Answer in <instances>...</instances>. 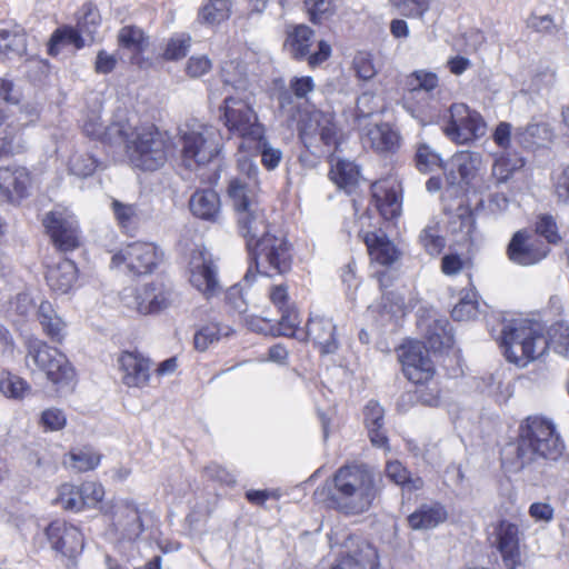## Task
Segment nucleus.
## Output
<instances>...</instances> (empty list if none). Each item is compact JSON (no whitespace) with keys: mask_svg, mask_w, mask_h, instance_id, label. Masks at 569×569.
<instances>
[{"mask_svg":"<svg viewBox=\"0 0 569 569\" xmlns=\"http://www.w3.org/2000/svg\"><path fill=\"white\" fill-rule=\"evenodd\" d=\"M223 97V104L220 107L226 128L232 136L243 140L239 149L244 148V142L261 138L264 127L259 122L258 114L253 109V92L237 61H226L220 71V83L209 84V99L217 100Z\"/></svg>","mask_w":569,"mask_h":569,"instance_id":"f257e3e1","label":"nucleus"},{"mask_svg":"<svg viewBox=\"0 0 569 569\" xmlns=\"http://www.w3.org/2000/svg\"><path fill=\"white\" fill-rule=\"evenodd\" d=\"M109 139L119 141L130 164L142 171L162 168L174 150L171 137L154 124L134 126L129 112H120L109 131Z\"/></svg>","mask_w":569,"mask_h":569,"instance_id":"f03ea898","label":"nucleus"},{"mask_svg":"<svg viewBox=\"0 0 569 569\" xmlns=\"http://www.w3.org/2000/svg\"><path fill=\"white\" fill-rule=\"evenodd\" d=\"M333 489L329 506L346 515H359L369 510L379 496L375 475L365 465L340 467L332 478Z\"/></svg>","mask_w":569,"mask_h":569,"instance_id":"7ed1b4c3","label":"nucleus"},{"mask_svg":"<svg viewBox=\"0 0 569 569\" xmlns=\"http://www.w3.org/2000/svg\"><path fill=\"white\" fill-rule=\"evenodd\" d=\"M500 347L509 362L525 367L542 356L549 342L539 322L519 318L503 323Z\"/></svg>","mask_w":569,"mask_h":569,"instance_id":"20e7f679","label":"nucleus"},{"mask_svg":"<svg viewBox=\"0 0 569 569\" xmlns=\"http://www.w3.org/2000/svg\"><path fill=\"white\" fill-rule=\"evenodd\" d=\"M563 450V441L550 420L539 416L528 417L520 426L517 456L521 467L538 459L556 461Z\"/></svg>","mask_w":569,"mask_h":569,"instance_id":"39448f33","label":"nucleus"},{"mask_svg":"<svg viewBox=\"0 0 569 569\" xmlns=\"http://www.w3.org/2000/svg\"><path fill=\"white\" fill-rule=\"evenodd\" d=\"M563 450V441L550 420L539 416L528 417L520 426L517 456L521 467L538 459L556 461Z\"/></svg>","mask_w":569,"mask_h":569,"instance_id":"423d86ee","label":"nucleus"},{"mask_svg":"<svg viewBox=\"0 0 569 569\" xmlns=\"http://www.w3.org/2000/svg\"><path fill=\"white\" fill-rule=\"evenodd\" d=\"M26 366L43 372L49 381L57 386L70 385L76 376L69 359L59 349L46 341L30 337L26 341Z\"/></svg>","mask_w":569,"mask_h":569,"instance_id":"0eeeda50","label":"nucleus"},{"mask_svg":"<svg viewBox=\"0 0 569 569\" xmlns=\"http://www.w3.org/2000/svg\"><path fill=\"white\" fill-rule=\"evenodd\" d=\"M222 147V134L212 124H194L182 136V160L187 168L210 162Z\"/></svg>","mask_w":569,"mask_h":569,"instance_id":"6e6552de","label":"nucleus"},{"mask_svg":"<svg viewBox=\"0 0 569 569\" xmlns=\"http://www.w3.org/2000/svg\"><path fill=\"white\" fill-rule=\"evenodd\" d=\"M249 253L257 272L263 276L283 274L291 269V244L281 232L264 237Z\"/></svg>","mask_w":569,"mask_h":569,"instance_id":"1a4fd4ad","label":"nucleus"},{"mask_svg":"<svg viewBox=\"0 0 569 569\" xmlns=\"http://www.w3.org/2000/svg\"><path fill=\"white\" fill-rule=\"evenodd\" d=\"M162 252L152 242L134 241L111 257L110 267L133 276L151 273L161 261Z\"/></svg>","mask_w":569,"mask_h":569,"instance_id":"9d476101","label":"nucleus"},{"mask_svg":"<svg viewBox=\"0 0 569 569\" xmlns=\"http://www.w3.org/2000/svg\"><path fill=\"white\" fill-rule=\"evenodd\" d=\"M121 301L124 307L140 315L158 313L172 303L173 290L169 284L157 280L140 287L124 289Z\"/></svg>","mask_w":569,"mask_h":569,"instance_id":"9b49d317","label":"nucleus"},{"mask_svg":"<svg viewBox=\"0 0 569 569\" xmlns=\"http://www.w3.org/2000/svg\"><path fill=\"white\" fill-rule=\"evenodd\" d=\"M487 124L482 116L465 103H453L449 108V120L443 127L447 138L456 143H469L486 134Z\"/></svg>","mask_w":569,"mask_h":569,"instance_id":"f8f14e48","label":"nucleus"},{"mask_svg":"<svg viewBox=\"0 0 569 569\" xmlns=\"http://www.w3.org/2000/svg\"><path fill=\"white\" fill-rule=\"evenodd\" d=\"M189 281L207 300L221 293L222 287L218 277V268L212 254L204 248L191 252L189 261Z\"/></svg>","mask_w":569,"mask_h":569,"instance_id":"ddd939ff","label":"nucleus"},{"mask_svg":"<svg viewBox=\"0 0 569 569\" xmlns=\"http://www.w3.org/2000/svg\"><path fill=\"white\" fill-rule=\"evenodd\" d=\"M43 224L60 250L69 251L79 246L78 221L68 208L54 207L46 214Z\"/></svg>","mask_w":569,"mask_h":569,"instance_id":"4468645a","label":"nucleus"},{"mask_svg":"<svg viewBox=\"0 0 569 569\" xmlns=\"http://www.w3.org/2000/svg\"><path fill=\"white\" fill-rule=\"evenodd\" d=\"M398 358L405 376L413 383H423L432 378L435 368L422 343L410 341L402 345Z\"/></svg>","mask_w":569,"mask_h":569,"instance_id":"2eb2a0df","label":"nucleus"},{"mask_svg":"<svg viewBox=\"0 0 569 569\" xmlns=\"http://www.w3.org/2000/svg\"><path fill=\"white\" fill-rule=\"evenodd\" d=\"M313 43V31L300 24L288 32L284 48L295 59H308L310 66L315 67L326 61L331 54V47L326 41L318 43V50L313 53L310 52V47Z\"/></svg>","mask_w":569,"mask_h":569,"instance_id":"dca6fc26","label":"nucleus"},{"mask_svg":"<svg viewBox=\"0 0 569 569\" xmlns=\"http://www.w3.org/2000/svg\"><path fill=\"white\" fill-rule=\"evenodd\" d=\"M370 216H361L359 219V237L367 246L371 259L382 266L392 264L398 258L395 244L376 226L370 223Z\"/></svg>","mask_w":569,"mask_h":569,"instance_id":"f3484780","label":"nucleus"},{"mask_svg":"<svg viewBox=\"0 0 569 569\" xmlns=\"http://www.w3.org/2000/svg\"><path fill=\"white\" fill-rule=\"evenodd\" d=\"M342 548V557L331 569H366L373 567L378 560L377 550L361 537L349 536Z\"/></svg>","mask_w":569,"mask_h":569,"instance_id":"a211bd4d","label":"nucleus"},{"mask_svg":"<svg viewBox=\"0 0 569 569\" xmlns=\"http://www.w3.org/2000/svg\"><path fill=\"white\" fill-rule=\"evenodd\" d=\"M46 536L53 550L70 559L80 555L84 546L80 530L64 520L52 521Z\"/></svg>","mask_w":569,"mask_h":569,"instance_id":"6ab92c4d","label":"nucleus"},{"mask_svg":"<svg viewBox=\"0 0 569 569\" xmlns=\"http://www.w3.org/2000/svg\"><path fill=\"white\" fill-rule=\"evenodd\" d=\"M401 188L398 181L388 178L371 184L372 203L386 221L398 219L401 214Z\"/></svg>","mask_w":569,"mask_h":569,"instance_id":"aec40b11","label":"nucleus"},{"mask_svg":"<svg viewBox=\"0 0 569 569\" xmlns=\"http://www.w3.org/2000/svg\"><path fill=\"white\" fill-rule=\"evenodd\" d=\"M32 179L30 171L20 166L0 168V198L10 203H19L29 196Z\"/></svg>","mask_w":569,"mask_h":569,"instance_id":"412c9836","label":"nucleus"},{"mask_svg":"<svg viewBox=\"0 0 569 569\" xmlns=\"http://www.w3.org/2000/svg\"><path fill=\"white\" fill-rule=\"evenodd\" d=\"M490 542L500 552L508 569H515L520 559L519 528L507 520H501L492 527Z\"/></svg>","mask_w":569,"mask_h":569,"instance_id":"4be33fe9","label":"nucleus"},{"mask_svg":"<svg viewBox=\"0 0 569 569\" xmlns=\"http://www.w3.org/2000/svg\"><path fill=\"white\" fill-rule=\"evenodd\" d=\"M548 252V244L538 240H530L528 233L523 230L513 234L507 248L508 258L520 266L536 264L546 258Z\"/></svg>","mask_w":569,"mask_h":569,"instance_id":"5701e85b","label":"nucleus"},{"mask_svg":"<svg viewBox=\"0 0 569 569\" xmlns=\"http://www.w3.org/2000/svg\"><path fill=\"white\" fill-rule=\"evenodd\" d=\"M238 228L244 238L248 251H251L264 237L272 234V228L268 224L263 210L258 206L242 210L238 213Z\"/></svg>","mask_w":569,"mask_h":569,"instance_id":"b1692460","label":"nucleus"},{"mask_svg":"<svg viewBox=\"0 0 569 569\" xmlns=\"http://www.w3.org/2000/svg\"><path fill=\"white\" fill-rule=\"evenodd\" d=\"M121 381L129 388H144L150 380V361L141 353L123 351L118 360Z\"/></svg>","mask_w":569,"mask_h":569,"instance_id":"393cba45","label":"nucleus"},{"mask_svg":"<svg viewBox=\"0 0 569 569\" xmlns=\"http://www.w3.org/2000/svg\"><path fill=\"white\" fill-rule=\"evenodd\" d=\"M112 525L116 531L127 540H136L143 532V523L137 506L123 500L114 506Z\"/></svg>","mask_w":569,"mask_h":569,"instance_id":"a878e982","label":"nucleus"},{"mask_svg":"<svg viewBox=\"0 0 569 569\" xmlns=\"http://www.w3.org/2000/svg\"><path fill=\"white\" fill-rule=\"evenodd\" d=\"M482 158L478 152L461 151L455 154L450 161V169L446 179L451 187L468 184L481 168Z\"/></svg>","mask_w":569,"mask_h":569,"instance_id":"bb28decb","label":"nucleus"},{"mask_svg":"<svg viewBox=\"0 0 569 569\" xmlns=\"http://www.w3.org/2000/svg\"><path fill=\"white\" fill-rule=\"evenodd\" d=\"M438 77L433 72L417 70L408 76L406 81L407 93L402 99L403 108L418 118V111L412 107V101L417 99H426L438 87Z\"/></svg>","mask_w":569,"mask_h":569,"instance_id":"cd10ccee","label":"nucleus"},{"mask_svg":"<svg viewBox=\"0 0 569 569\" xmlns=\"http://www.w3.org/2000/svg\"><path fill=\"white\" fill-rule=\"evenodd\" d=\"M306 336L318 346L322 353H332L338 348L336 326L326 317H311L307 323Z\"/></svg>","mask_w":569,"mask_h":569,"instance_id":"c85d7f7f","label":"nucleus"},{"mask_svg":"<svg viewBox=\"0 0 569 569\" xmlns=\"http://www.w3.org/2000/svg\"><path fill=\"white\" fill-rule=\"evenodd\" d=\"M303 137L319 136L326 146H332L337 142V129L331 113L321 110L311 111L302 127Z\"/></svg>","mask_w":569,"mask_h":569,"instance_id":"c756f323","label":"nucleus"},{"mask_svg":"<svg viewBox=\"0 0 569 569\" xmlns=\"http://www.w3.org/2000/svg\"><path fill=\"white\" fill-rule=\"evenodd\" d=\"M448 518V511L440 502H429L419 506L408 516V526L412 530H431L443 523Z\"/></svg>","mask_w":569,"mask_h":569,"instance_id":"7c9ffc66","label":"nucleus"},{"mask_svg":"<svg viewBox=\"0 0 569 569\" xmlns=\"http://www.w3.org/2000/svg\"><path fill=\"white\" fill-rule=\"evenodd\" d=\"M77 274L78 270L74 262L63 259L48 269L46 279L52 291L64 295L73 288Z\"/></svg>","mask_w":569,"mask_h":569,"instance_id":"2f4dec72","label":"nucleus"},{"mask_svg":"<svg viewBox=\"0 0 569 569\" xmlns=\"http://www.w3.org/2000/svg\"><path fill=\"white\" fill-rule=\"evenodd\" d=\"M189 206L191 212L203 220L217 221L220 216V197L212 189L196 191L190 198Z\"/></svg>","mask_w":569,"mask_h":569,"instance_id":"473e14b6","label":"nucleus"},{"mask_svg":"<svg viewBox=\"0 0 569 569\" xmlns=\"http://www.w3.org/2000/svg\"><path fill=\"white\" fill-rule=\"evenodd\" d=\"M38 320L43 332L57 343H61L67 335V323L57 313L53 306L49 301H42L37 311Z\"/></svg>","mask_w":569,"mask_h":569,"instance_id":"72a5a7b5","label":"nucleus"},{"mask_svg":"<svg viewBox=\"0 0 569 569\" xmlns=\"http://www.w3.org/2000/svg\"><path fill=\"white\" fill-rule=\"evenodd\" d=\"M425 326V338L428 347L435 351L450 348L453 343V335L447 319H432Z\"/></svg>","mask_w":569,"mask_h":569,"instance_id":"f704fd0d","label":"nucleus"},{"mask_svg":"<svg viewBox=\"0 0 569 569\" xmlns=\"http://www.w3.org/2000/svg\"><path fill=\"white\" fill-rule=\"evenodd\" d=\"M365 423L370 440L376 447H387L388 438L383 430V408L376 401H369L363 410Z\"/></svg>","mask_w":569,"mask_h":569,"instance_id":"c9c22d12","label":"nucleus"},{"mask_svg":"<svg viewBox=\"0 0 569 569\" xmlns=\"http://www.w3.org/2000/svg\"><path fill=\"white\" fill-rule=\"evenodd\" d=\"M329 178L339 188L349 189L358 183L360 171L351 161L332 158Z\"/></svg>","mask_w":569,"mask_h":569,"instance_id":"e433bc0d","label":"nucleus"},{"mask_svg":"<svg viewBox=\"0 0 569 569\" xmlns=\"http://www.w3.org/2000/svg\"><path fill=\"white\" fill-rule=\"evenodd\" d=\"M120 112H128L124 108H118L112 113V117L107 126H103L101 121V117L98 112L91 111L86 116V119L83 120V131L87 136L100 139L101 141L111 144L117 146L119 144V141H112L109 139V131L111 126L116 122L117 116Z\"/></svg>","mask_w":569,"mask_h":569,"instance_id":"4c0bfd02","label":"nucleus"},{"mask_svg":"<svg viewBox=\"0 0 569 569\" xmlns=\"http://www.w3.org/2000/svg\"><path fill=\"white\" fill-rule=\"evenodd\" d=\"M366 140L377 151H391L398 146L399 136L388 123H381L368 130Z\"/></svg>","mask_w":569,"mask_h":569,"instance_id":"58836bf2","label":"nucleus"},{"mask_svg":"<svg viewBox=\"0 0 569 569\" xmlns=\"http://www.w3.org/2000/svg\"><path fill=\"white\" fill-rule=\"evenodd\" d=\"M386 476L402 490L412 492L423 487V480L420 477H412L410 471L398 460L388 461L385 469Z\"/></svg>","mask_w":569,"mask_h":569,"instance_id":"ea45409f","label":"nucleus"},{"mask_svg":"<svg viewBox=\"0 0 569 569\" xmlns=\"http://www.w3.org/2000/svg\"><path fill=\"white\" fill-rule=\"evenodd\" d=\"M515 137L525 148H531L548 141L551 132L546 123H529L526 127L518 128Z\"/></svg>","mask_w":569,"mask_h":569,"instance_id":"a19ab883","label":"nucleus"},{"mask_svg":"<svg viewBox=\"0 0 569 569\" xmlns=\"http://www.w3.org/2000/svg\"><path fill=\"white\" fill-rule=\"evenodd\" d=\"M97 168L98 160L86 150H74L68 160L69 173L79 178H87L93 174Z\"/></svg>","mask_w":569,"mask_h":569,"instance_id":"79ce46f5","label":"nucleus"},{"mask_svg":"<svg viewBox=\"0 0 569 569\" xmlns=\"http://www.w3.org/2000/svg\"><path fill=\"white\" fill-rule=\"evenodd\" d=\"M228 194L232 200L237 214L242 210L244 211L253 206H258L257 201L253 199V193L249 183L241 179H232L230 181Z\"/></svg>","mask_w":569,"mask_h":569,"instance_id":"37998d69","label":"nucleus"},{"mask_svg":"<svg viewBox=\"0 0 569 569\" xmlns=\"http://www.w3.org/2000/svg\"><path fill=\"white\" fill-rule=\"evenodd\" d=\"M111 210L113 212L117 223L121 229L129 232L136 228L141 213L137 204L124 203L117 199H113L111 202Z\"/></svg>","mask_w":569,"mask_h":569,"instance_id":"c03bdc74","label":"nucleus"},{"mask_svg":"<svg viewBox=\"0 0 569 569\" xmlns=\"http://www.w3.org/2000/svg\"><path fill=\"white\" fill-rule=\"evenodd\" d=\"M118 43L132 53H141L148 46V37L143 30L136 26L122 27L118 32Z\"/></svg>","mask_w":569,"mask_h":569,"instance_id":"a18cd8bd","label":"nucleus"},{"mask_svg":"<svg viewBox=\"0 0 569 569\" xmlns=\"http://www.w3.org/2000/svg\"><path fill=\"white\" fill-rule=\"evenodd\" d=\"M230 16L229 0H209L198 13V20L204 24H218Z\"/></svg>","mask_w":569,"mask_h":569,"instance_id":"49530a36","label":"nucleus"},{"mask_svg":"<svg viewBox=\"0 0 569 569\" xmlns=\"http://www.w3.org/2000/svg\"><path fill=\"white\" fill-rule=\"evenodd\" d=\"M231 332L232 329L229 326L210 322L194 333V347L200 351H204L211 343L218 341L221 337L230 336Z\"/></svg>","mask_w":569,"mask_h":569,"instance_id":"de8ad7c7","label":"nucleus"},{"mask_svg":"<svg viewBox=\"0 0 569 569\" xmlns=\"http://www.w3.org/2000/svg\"><path fill=\"white\" fill-rule=\"evenodd\" d=\"M388 2L400 17L409 19H423L432 4V0H388Z\"/></svg>","mask_w":569,"mask_h":569,"instance_id":"09e8293b","label":"nucleus"},{"mask_svg":"<svg viewBox=\"0 0 569 569\" xmlns=\"http://www.w3.org/2000/svg\"><path fill=\"white\" fill-rule=\"evenodd\" d=\"M479 312L477 292L473 289L463 290L458 303L453 307L451 316L457 321L475 319Z\"/></svg>","mask_w":569,"mask_h":569,"instance_id":"8fccbe9b","label":"nucleus"},{"mask_svg":"<svg viewBox=\"0 0 569 569\" xmlns=\"http://www.w3.org/2000/svg\"><path fill=\"white\" fill-rule=\"evenodd\" d=\"M60 44H71L76 49H81L84 47V40L81 36V30L72 27H62L57 29L50 39L49 44V53L51 56L58 54V46Z\"/></svg>","mask_w":569,"mask_h":569,"instance_id":"3c124183","label":"nucleus"},{"mask_svg":"<svg viewBox=\"0 0 569 569\" xmlns=\"http://www.w3.org/2000/svg\"><path fill=\"white\" fill-rule=\"evenodd\" d=\"M0 392L10 399H22L30 392V386L22 378L10 373L9 371H0Z\"/></svg>","mask_w":569,"mask_h":569,"instance_id":"603ef678","label":"nucleus"},{"mask_svg":"<svg viewBox=\"0 0 569 569\" xmlns=\"http://www.w3.org/2000/svg\"><path fill=\"white\" fill-rule=\"evenodd\" d=\"M419 242L426 252L432 257L438 256L442 251L446 241L439 233L438 222L432 221L421 230Z\"/></svg>","mask_w":569,"mask_h":569,"instance_id":"864d4df0","label":"nucleus"},{"mask_svg":"<svg viewBox=\"0 0 569 569\" xmlns=\"http://www.w3.org/2000/svg\"><path fill=\"white\" fill-rule=\"evenodd\" d=\"M523 166L525 161L521 158L502 156L495 161L491 174L498 184L505 183L513 172L521 169Z\"/></svg>","mask_w":569,"mask_h":569,"instance_id":"5fc2aeb1","label":"nucleus"},{"mask_svg":"<svg viewBox=\"0 0 569 569\" xmlns=\"http://www.w3.org/2000/svg\"><path fill=\"white\" fill-rule=\"evenodd\" d=\"M257 152L260 154L261 163L267 170H274L282 160V151L274 148L264 137L253 139Z\"/></svg>","mask_w":569,"mask_h":569,"instance_id":"6e6d98bb","label":"nucleus"},{"mask_svg":"<svg viewBox=\"0 0 569 569\" xmlns=\"http://www.w3.org/2000/svg\"><path fill=\"white\" fill-rule=\"evenodd\" d=\"M69 459L72 468L80 472L93 470L98 467L101 460V456L96 452L92 448L84 447L78 450H73L69 453Z\"/></svg>","mask_w":569,"mask_h":569,"instance_id":"4d7b16f0","label":"nucleus"},{"mask_svg":"<svg viewBox=\"0 0 569 569\" xmlns=\"http://www.w3.org/2000/svg\"><path fill=\"white\" fill-rule=\"evenodd\" d=\"M191 47V37L187 33L172 36L166 44L162 57L168 61H176L184 58Z\"/></svg>","mask_w":569,"mask_h":569,"instance_id":"13d9d810","label":"nucleus"},{"mask_svg":"<svg viewBox=\"0 0 569 569\" xmlns=\"http://www.w3.org/2000/svg\"><path fill=\"white\" fill-rule=\"evenodd\" d=\"M303 4L310 21L313 23H321L328 20L337 11V6L333 0H305Z\"/></svg>","mask_w":569,"mask_h":569,"instance_id":"bf43d9fd","label":"nucleus"},{"mask_svg":"<svg viewBox=\"0 0 569 569\" xmlns=\"http://www.w3.org/2000/svg\"><path fill=\"white\" fill-rule=\"evenodd\" d=\"M101 16L99 10L92 3H86L81 8V17L78 20V28L93 40V37L100 26Z\"/></svg>","mask_w":569,"mask_h":569,"instance_id":"052dcab7","label":"nucleus"},{"mask_svg":"<svg viewBox=\"0 0 569 569\" xmlns=\"http://www.w3.org/2000/svg\"><path fill=\"white\" fill-rule=\"evenodd\" d=\"M416 166L420 172H430L436 168H440L442 160L438 152H436L427 143H420L416 151Z\"/></svg>","mask_w":569,"mask_h":569,"instance_id":"680f3d73","label":"nucleus"},{"mask_svg":"<svg viewBox=\"0 0 569 569\" xmlns=\"http://www.w3.org/2000/svg\"><path fill=\"white\" fill-rule=\"evenodd\" d=\"M58 502L66 510L80 511L83 508L79 487L64 483L59 488Z\"/></svg>","mask_w":569,"mask_h":569,"instance_id":"e2e57ef3","label":"nucleus"},{"mask_svg":"<svg viewBox=\"0 0 569 569\" xmlns=\"http://www.w3.org/2000/svg\"><path fill=\"white\" fill-rule=\"evenodd\" d=\"M281 313L278 323V333L286 337H297L301 318L293 306L279 311Z\"/></svg>","mask_w":569,"mask_h":569,"instance_id":"0e129e2a","label":"nucleus"},{"mask_svg":"<svg viewBox=\"0 0 569 569\" xmlns=\"http://www.w3.org/2000/svg\"><path fill=\"white\" fill-rule=\"evenodd\" d=\"M26 149V141L19 131H11L0 138V157L12 156Z\"/></svg>","mask_w":569,"mask_h":569,"instance_id":"69168bd1","label":"nucleus"},{"mask_svg":"<svg viewBox=\"0 0 569 569\" xmlns=\"http://www.w3.org/2000/svg\"><path fill=\"white\" fill-rule=\"evenodd\" d=\"M67 418L62 410L58 408H49L42 411L40 423L44 430L58 431L66 426Z\"/></svg>","mask_w":569,"mask_h":569,"instance_id":"338daca9","label":"nucleus"},{"mask_svg":"<svg viewBox=\"0 0 569 569\" xmlns=\"http://www.w3.org/2000/svg\"><path fill=\"white\" fill-rule=\"evenodd\" d=\"M212 68V61L204 54L191 56L186 64V73L190 78H200Z\"/></svg>","mask_w":569,"mask_h":569,"instance_id":"774afa93","label":"nucleus"}]
</instances>
